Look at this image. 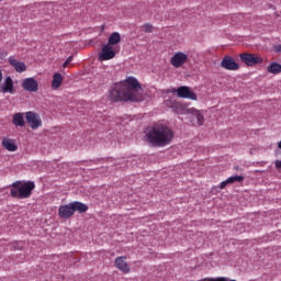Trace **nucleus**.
<instances>
[{"mask_svg": "<svg viewBox=\"0 0 281 281\" xmlns=\"http://www.w3.org/2000/svg\"><path fill=\"white\" fill-rule=\"evenodd\" d=\"M112 102H144L142 85L135 77H128L124 82L115 83L110 90Z\"/></svg>", "mask_w": 281, "mask_h": 281, "instance_id": "obj_1", "label": "nucleus"}, {"mask_svg": "<svg viewBox=\"0 0 281 281\" xmlns=\"http://www.w3.org/2000/svg\"><path fill=\"white\" fill-rule=\"evenodd\" d=\"M146 137L151 146L162 148L172 142L175 132L166 125L156 124L147 132Z\"/></svg>", "mask_w": 281, "mask_h": 281, "instance_id": "obj_2", "label": "nucleus"}, {"mask_svg": "<svg viewBox=\"0 0 281 281\" xmlns=\"http://www.w3.org/2000/svg\"><path fill=\"white\" fill-rule=\"evenodd\" d=\"M165 104L166 106H169V109H173L176 113H187V115H191V121L193 124H198V126H203V124H205V117L203 116V113L194 108L186 109L181 105V103L172 100L166 101Z\"/></svg>", "mask_w": 281, "mask_h": 281, "instance_id": "obj_3", "label": "nucleus"}, {"mask_svg": "<svg viewBox=\"0 0 281 281\" xmlns=\"http://www.w3.org/2000/svg\"><path fill=\"white\" fill-rule=\"evenodd\" d=\"M10 194L13 199H30L32 196V190L36 188L34 181H15L11 184Z\"/></svg>", "mask_w": 281, "mask_h": 281, "instance_id": "obj_4", "label": "nucleus"}, {"mask_svg": "<svg viewBox=\"0 0 281 281\" xmlns=\"http://www.w3.org/2000/svg\"><path fill=\"white\" fill-rule=\"evenodd\" d=\"M241 63L247 65V67H255V65H262L265 59L256 54L244 53L239 55Z\"/></svg>", "mask_w": 281, "mask_h": 281, "instance_id": "obj_5", "label": "nucleus"}, {"mask_svg": "<svg viewBox=\"0 0 281 281\" xmlns=\"http://www.w3.org/2000/svg\"><path fill=\"white\" fill-rule=\"evenodd\" d=\"M117 54V50L115 49L114 46H111L109 44H104L101 48V52L98 55V58L100 63L104 60H113L115 55Z\"/></svg>", "mask_w": 281, "mask_h": 281, "instance_id": "obj_6", "label": "nucleus"}, {"mask_svg": "<svg viewBox=\"0 0 281 281\" xmlns=\"http://www.w3.org/2000/svg\"><path fill=\"white\" fill-rule=\"evenodd\" d=\"M25 120L33 131H36V128H41V126H43V120H41V116L36 112H26Z\"/></svg>", "mask_w": 281, "mask_h": 281, "instance_id": "obj_7", "label": "nucleus"}, {"mask_svg": "<svg viewBox=\"0 0 281 281\" xmlns=\"http://www.w3.org/2000/svg\"><path fill=\"white\" fill-rule=\"evenodd\" d=\"M172 93H177L178 98H184L186 100H196V93L191 91L190 87L182 86L178 89H173Z\"/></svg>", "mask_w": 281, "mask_h": 281, "instance_id": "obj_8", "label": "nucleus"}, {"mask_svg": "<svg viewBox=\"0 0 281 281\" xmlns=\"http://www.w3.org/2000/svg\"><path fill=\"white\" fill-rule=\"evenodd\" d=\"M188 63V54L183 52H177L173 54V56L170 59V65L172 67H176V69H179V67H183Z\"/></svg>", "mask_w": 281, "mask_h": 281, "instance_id": "obj_9", "label": "nucleus"}, {"mask_svg": "<svg viewBox=\"0 0 281 281\" xmlns=\"http://www.w3.org/2000/svg\"><path fill=\"white\" fill-rule=\"evenodd\" d=\"M221 67L223 69H227V71H237V69H240V65H238V63H236L232 56L223 57Z\"/></svg>", "mask_w": 281, "mask_h": 281, "instance_id": "obj_10", "label": "nucleus"}, {"mask_svg": "<svg viewBox=\"0 0 281 281\" xmlns=\"http://www.w3.org/2000/svg\"><path fill=\"white\" fill-rule=\"evenodd\" d=\"M22 88L30 93H36L38 91V81L32 77L25 78L22 82Z\"/></svg>", "mask_w": 281, "mask_h": 281, "instance_id": "obj_11", "label": "nucleus"}, {"mask_svg": "<svg viewBox=\"0 0 281 281\" xmlns=\"http://www.w3.org/2000/svg\"><path fill=\"white\" fill-rule=\"evenodd\" d=\"M114 265L119 271H122V273H131V267H128V263L126 262V257H116Z\"/></svg>", "mask_w": 281, "mask_h": 281, "instance_id": "obj_12", "label": "nucleus"}, {"mask_svg": "<svg viewBox=\"0 0 281 281\" xmlns=\"http://www.w3.org/2000/svg\"><path fill=\"white\" fill-rule=\"evenodd\" d=\"M58 216L60 218H71V216H74V207L71 206V203L60 205L58 209Z\"/></svg>", "mask_w": 281, "mask_h": 281, "instance_id": "obj_13", "label": "nucleus"}, {"mask_svg": "<svg viewBox=\"0 0 281 281\" xmlns=\"http://www.w3.org/2000/svg\"><path fill=\"white\" fill-rule=\"evenodd\" d=\"M9 64L15 69L18 74H23V71H27V66H25V63L19 61L13 56L9 57Z\"/></svg>", "mask_w": 281, "mask_h": 281, "instance_id": "obj_14", "label": "nucleus"}, {"mask_svg": "<svg viewBox=\"0 0 281 281\" xmlns=\"http://www.w3.org/2000/svg\"><path fill=\"white\" fill-rule=\"evenodd\" d=\"M0 93H14V81L12 77H7L0 87Z\"/></svg>", "mask_w": 281, "mask_h": 281, "instance_id": "obj_15", "label": "nucleus"}, {"mask_svg": "<svg viewBox=\"0 0 281 281\" xmlns=\"http://www.w3.org/2000/svg\"><path fill=\"white\" fill-rule=\"evenodd\" d=\"M2 146L8 150L9 153H16L19 150V146L12 138H3L2 139Z\"/></svg>", "mask_w": 281, "mask_h": 281, "instance_id": "obj_16", "label": "nucleus"}, {"mask_svg": "<svg viewBox=\"0 0 281 281\" xmlns=\"http://www.w3.org/2000/svg\"><path fill=\"white\" fill-rule=\"evenodd\" d=\"M70 205L72 206L74 214H76V212L85 214V212L89 210V206L80 201L70 202Z\"/></svg>", "mask_w": 281, "mask_h": 281, "instance_id": "obj_17", "label": "nucleus"}, {"mask_svg": "<svg viewBox=\"0 0 281 281\" xmlns=\"http://www.w3.org/2000/svg\"><path fill=\"white\" fill-rule=\"evenodd\" d=\"M14 126H20L23 127L25 126V117L24 114L21 112H18L13 115V121H12Z\"/></svg>", "mask_w": 281, "mask_h": 281, "instance_id": "obj_18", "label": "nucleus"}, {"mask_svg": "<svg viewBox=\"0 0 281 281\" xmlns=\"http://www.w3.org/2000/svg\"><path fill=\"white\" fill-rule=\"evenodd\" d=\"M121 41H122V35H120V33L117 32H114L109 36L106 45H110L113 47L114 45L120 44Z\"/></svg>", "mask_w": 281, "mask_h": 281, "instance_id": "obj_19", "label": "nucleus"}, {"mask_svg": "<svg viewBox=\"0 0 281 281\" xmlns=\"http://www.w3.org/2000/svg\"><path fill=\"white\" fill-rule=\"evenodd\" d=\"M268 74H273V76H278V74H281V65L272 61L268 67H267Z\"/></svg>", "mask_w": 281, "mask_h": 281, "instance_id": "obj_20", "label": "nucleus"}, {"mask_svg": "<svg viewBox=\"0 0 281 281\" xmlns=\"http://www.w3.org/2000/svg\"><path fill=\"white\" fill-rule=\"evenodd\" d=\"M63 85V75L59 72L53 76L52 87L53 89H58Z\"/></svg>", "mask_w": 281, "mask_h": 281, "instance_id": "obj_21", "label": "nucleus"}, {"mask_svg": "<svg viewBox=\"0 0 281 281\" xmlns=\"http://www.w3.org/2000/svg\"><path fill=\"white\" fill-rule=\"evenodd\" d=\"M226 180L228 181V186H232V183H243V181H245V177H243V176H231Z\"/></svg>", "mask_w": 281, "mask_h": 281, "instance_id": "obj_22", "label": "nucleus"}, {"mask_svg": "<svg viewBox=\"0 0 281 281\" xmlns=\"http://www.w3.org/2000/svg\"><path fill=\"white\" fill-rule=\"evenodd\" d=\"M143 30H144V32H145L146 34H151V32H153V26H151L150 23H146V24L143 25Z\"/></svg>", "mask_w": 281, "mask_h": 281, "instance_id": "obj_23", "label": "nucleus"}, {"mask_svg": "<svg viewBox=\"0 0 281 281\" xmlns=\"http://www.w3.org/2000/svg\"><path fill=\"white\" fill-rule=\"evenodd\" d=\"M205 281H229V278H225V277L209 278V279H205Z\"/></svg>", "mask_w": 281, "mask_h": 281, "instance_id": "obj_24", "label": "nucleus"}, {"mask_svg": "<svg viewBox=\"0 0 281 281\" xmlns=\"http://www.w3.org/2000/svg\"><path fill=\"white\" fill-rule=\"evenodd\" d=\"M227 186H229L228 180H224L220 183V190H225V188H227Z\"/></svg>", "mask_w": 281, "mask_h": 281, "instance_id": "obj_25", "label": "nucleus"}, {"mask_svg": "<svg viewBox=\"0 0 281 281\" xmlns=\"http://www.w3.org/2000/svg\"><path fill=\"white\" fill-rule=\"evenodd\" d=\"M71 60H74V56H69L66 61L64 63V67H67V65H69V63H71Z\"/></svg>", "mask_w": 281, "mask_h": 281, "instance_id": "obj_26", "label": "nucleus"}, {"mask_svg": "<svg viewBox=\"0 0 281 281\" xmlns=\"http://www.w3.org/2000/svg\"><path fill=\"white\" fill-rule=\"evenodd\" d=\"M274 166L278 170H281V160H276Z\"/></svg>", "mask_w": 281, "mask_h": 281, "instance_id": "obj_27", "label": "nucleus"}, {"mask_svg": "<svg viewBox=\"0 0 281 281\" xmlns=\"http://www.w3.org/2000/svg\"><path fill=\"white\" fill-rule=\"evenodd\" d=\"M276 52H281V44L274 47Z\"/></svg>", "mask_w": 281, "mask_h": 281, "instance_id": "obj_28", "label": "nucleus"}]
</instances>
